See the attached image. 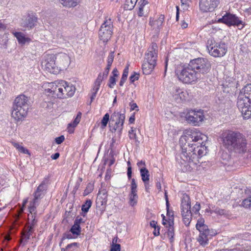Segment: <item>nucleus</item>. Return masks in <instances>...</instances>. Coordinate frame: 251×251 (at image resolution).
<instances>
[{"instance_id":"f257e3e1","label":"nucleus","mask_w":251,"mask_h":251,"mask_svg":"<svg viewBox=\"0 0 251 251\" xmlns=\"http://www.w3.org/2000/svg\"><path fill=\"white\" fill-rule=\"evenodd\" d=\"M207 137L195 128L186 129L179 140L181 153L176 157L183 172L195 169L199 159L205 155L207 148L204 141Z\"/></svg>"},{"instance_id":"f03ea898","label":"nucleus","mask_w":251,"mask_h":251,"mask_svg":"<svg viewBox=\"0 0 251 251\" xmlns=\"http://www.w3.org/2000/svg\"><path fill=\"white\" fill-rule=\"evenodd\" d=\"M223 143L227 148L233 149L239 153H244L247 150L246 140L239 132L229 131L223 136Z\"/></svg>"},{"instance_id":"7ed1b4c3","label":"nucleus","mask_w":251,"mask_h":251,"mask_svg":"<svg viewBox=\"0 0 251 251\" xmlns=\"http://www.w3.org/2000/svg\"><path fill=\"white\" fill-rule=\"evenodd\" d=\"M50 87V88L46 90L47 92L59 99L72 97L76 90L75 86L72 83L63 80H61L57 84L52 83Z\"/></svg>"},{"instance_id":"20e7f679","label":"nucleus","mask_w":251,"mask_h":251,"mask_svg":"<svg viewBox=\"0 0 251 251\" xmlns=\"http://www.w3.org/2000/svg\"><path fill=\"white\" fill-rule=\"evenodd\" d=\"M30 99L24 94L18 95L14 100L11 112L12 117L19 121L26 116L30 106Z\"/></svg>"},{"instance_id":"39448f33","label":"nucleus","mask_w":251,"mask_h":251,"mask_svg":"<svg viewBox=\"0 0 251 251\" xmlns=\"http://www.w3.org/2000/svg\"><path fill=\"white\" fill-rule=\"evenodd\" d=\"M243 91L238 97L237 105L244 119H248L251 117V84L245 86Z\"/></svg>"},{"instance_id":"423d86ee","label":"nucleus","mask_w":251,"mask_h":251,"mask_svg":"<svg viewBox=\"0 0 251 251\" xmlns=\"http://www.w3.org/2000/svg\"><path fill=\"white\" fill-rule=\"evenodd\" d=\"M176 73L179 80L184 83L190 84L201 79L200 75L197 73L190 63L177 68Z\"/></svg>"},{"instance_id":"0eeeda50","label":"nucleus","mask_w":251,"mask_h":251,"mask_svg":"<svg viewBox=\"0 0 251 251\" xmlns=\"http://www.w3.org/2000/svg\"><path fill=\"white\" fill-rule=\"evenodd\" d=\"M194 70L201 75L202 79L205 74L208 73L211 69L210 62L204 58H198L191 60L189 62Z\"/></svg>"},{"instance_id":"6e6552de","label":"nucleus","mask_w":251,"mask_h":251,"mask_svg":"<svg viewBox=\"0 0 251 251\" xmlns=\"http://www.w3.org/2000/svg\"><path fill=\"white\" fill-rule=\"evenodd\" d=\"M207 48L209 54L215 57L223 56L226 52L224 43H216L213 39H209L207 42Z\"/></svg>"},{"instance_id":"1a4fd4ad","label":"nucleus","mask_w":251,"mask_h":251,"mask_svg":"<svg viewBox=\"0 0 251 251\" xmlns=\"http://www.w3.org/2000/svg\"><path fill=\"white\" fill-rule=\"evenodd\" d=\"M113 24L110 18L106 19L101 25L99 31V38L103 42H107L111 38L113 33Z\"/></svg>"},{"instance_id":"9d476101","label":"nucleus","mask_w":251,"mask_h":251,"mask_svg":"<svg viewBox=\"0 0 251 251\" xmlns=\"http://www.w3.org/2000/svg\"><path fill=\"white\" fill-rule=\"evenodd\" d=\"M44 58V60L42 62V65L46 71L53 74H56L59 73L55 54H46Z\"/></svg>"},{"instance_id":"9b49d317","label":"nucleus","mask_w":251,"mask_h":251,"mask_svg":"<svg viewBox=\"0 0 251 251\" xmlns=\"http://www.w3.org/2000/svg\"><path fill=\"white\" fill-rule=\"evenodd\" d=\"M47 188V181L46 180L43 181L33 193L34 198L30 201L29 204L38 206L40 203V200L45 195Z\"/></svg>"},{"instance_id":"f8f14e48","label":"nucleus","mask_w":251,"mask_h":251,"mask_svg":"<svg viewBox=\"0 0 251 251\" xmlns=\"http://www.w3.org/2000/svg\"><path fill=\"white\" fill-rule=\"evenodd\" d=\"M204 115L203 111L200 110L195 111L189 110L185 115L186 121L195 126L198 125L203 120Z\"/></svg>"},{"instance_id":"ddd939ff","label":"nucleus","mask_w":251,"mask_h":251,"mask_svg":"<svg viewBox=\"0 0 251 251\" xmlns=\"http://www.w3.org/2000/svg\"><path fill=\"white\" fill-rule=\"evenodd\" d=\"M55 55L58 71L66 69L71 63L70 56L67 53L63 52H59Z\"/></svg>"},{"instance_id":"4468645a","label":"nucleus","mask_w":251,"mask_h":251,"mask_svg":"<svg viewBox=\"0 0 251 251\" xmlns=\"http://www.w3.org/2000/svg\"><path fill=\"white\" fill-rule=\"evenodd\" d=\"M219 3L220 0H199L200 9L202 12H211Z\"/></svg>"},{"instance_id":"2eb2a0df","label":"nucleus","mask_w":251,"mask_h":251,"mask_svg":"<svg viewBox=\"0 0 251 251\" xmlns=\"http://www.w3.org/2000/svg\"><path fill=\"white\" fill-rule=\"evenodd\" d=\"M158 54V46L156 43H152L146 53L144 61L156 64Z\"/></svg>"},{"instance_id":"dca6fc26","label":"nucleus","mask_w":251,"mask_h":251,"mask_svg":"<svg viewBox=\"0 0 251 251\" xmlns=\"http://www.w3.org/2000/svg\"><path fill=\"white\" fill-rule=\"evenodd\" d=\"M218 22L226 24L228 26L242 25L243 22L234 15L230 13H226L223 17L219 19Z\"/></svg>"},{"instance_id":"f3484780","label":"nucleus","mask_w":251,"mask_h":251,"mask_svg":"<svg viewBox=\"0 0 251 251\" xmlns=\"http://www.w3.org/2000/svg\"><path fill=\"white\" fill-rule=\"evenodd\" d=\"M172 93L174 99L177 102H180L185 100L188 98V94L187 92L178 87H174Z\"/></svg>"},{"instance_id":"a211bd4d","label":"nucleus","mask_w":251,"mask_h":251,"mask_svg":"<svg viewBox=\"0 0 251 251\" xmlns=\"http://www.w3.org/2000/svg\"><path fill=\"white\" fill-rule=\"evenodd\" d=\"M215 234L216 233L212 230H208L200 232L199 236L197 238V241L201 246L204 247L208 244L209 239Z\"/></svg>"},{"instance_id":"6ab92c4d","label":"nucleus","mask_w":251,"mask_h":251,"mask_svg":"<svg viewBox=\"0 0 251 251\" xmlns=\"http://www.w3.org/2000/svg\"><path fill=\"white\" fill-rule=\"evenodd\" d=\"M37 21L38 18L35 15L29 14L26 19L21 23V25L23 27L31 29L36 25Z\"/></svg>"},{"instance_id":"aec40b11","label":"nucleus","mask_w":251,"mask_h":251,"mask_svg":"<svg viewBox=\"0 0 251 251\" xmlns=\"http://www.w3.org/2000/svg\"><path fill=\"white\" fill-rule=\"evenodd\" d=\"M125 120V111L123 113L120 112H114L110 118V122H118L121 123V125H123Z\"/></svg>"},{"instance_id":"412c9836","label":"nucleus","mask_w":251,"mask_h":251,"mask_svg":"<svg viewBox=\"0 0 251 251\" xmlns=\"http://www.w3.org/2000/svg\"><path fill=\"white\" fill-rule=\"evenodd\" d=\"M148 3L147 0H139L138 1V4L139 5V8L138 15L139 17L144 16L148 13V8L146 6Z\"/></svg>"},{"instance_id":"4be33fe9","label":"nucleus","mask_w":251,"mask_h":251,"mask_svg":"<svg viewBox=\"0 0 251 251\" xmlns=\"http://www.w3.org/2000/svg\"><path fill=\"white\" fill-rule=\"evenodd\" d=\"M174 220L173 219H169L168 220V226H167L168 227L167 236L169 238L171 242L174 241Z\"/></svg>"},{"instance_id":"5701e85b","label":"nucleus","mask_w":251,"mask_h":251,"mask_svg":"<svg viewBox=\"0 0 251 251\" xmlns=\"http://www.w3.org/2000/svg\"><path fill=\"white\" fill-rule=\"evenodd\" d=\"M140 174L142 180L144 182L145 188H147V185L148 184L149 181L150 174L148 169L143 167L140 169Z\"/></svg>"},{"instance_id":"b1692460","label":"nucleus","mask_w":251,"mask_h":251,"mask_svg":"<svg viewBox=\"0 0 251 251\" xmlns=\"http://www.w3.org/2000/svg\"><path fill=\"white\" fill-rule=\"evenodd\" d=\"M156 64L144 61L142 65L143 72L145 75H149L153 71Z\"/></svg>"},{"instance_id":"393cba45","label":"nucleus","mask_w":251,"mask_h":251,"mask_svg":"<svg viewBox=\"0 0 251 251\" xmlns=\"http://www.w3.org/2000/svg\"><path fill=\"white\" fill-rule=\"evenodd\" d=\"M13 34L20 44H25V43L29 42L30 41V39L29 38L26 37L22 32H13Z\"/></svg>"},{"instance_id":"a878e982","label":"nucleus","mask_w":251,"mask_h":251,"mask_svg":"<svg viewBox=\"0 0 251 251\" xmlns=\"http://www.w3.org/2000/svg\"><path fill=\"white\" fill-rule=\"evenodd\" d=\"M164 20V16L162 15L159 16L158 19L156 20H151L150 21V25L154 28V29H159L161 26Z\"/></svg>"},{"instance_id":"bb28decb","label":"nucleus","mask_w":251,"mask_h":251,"mask_svg":"<svg viewBox=\"0 0 251 251\" xmlns=\"http://www.w3.org/2000/svg\"><path fill=\"white\" fill-rule=\"evenodd\" d=\"M81 113L79 112L75 120H74L73 123H70L68 124V131L72 133L74 132L73 128L75 127L77 124L79 123L81 119Z\"/></svg>"},{"instance_id":"cd10ccee","label":"nucleus","mask_w":251,"mask_h":251,"mask_svg":"<svg viewBox=\"0 0 251 251\" xmlns=\"http://www.w3.org/2000/svg\"><path fill=\"white\" fill-rule=\"evenodd\" d=\"M187 208H191L190 199L188 195L184 194L181 200V209Z\"/></svg>"},{"instance_id":"c85d7f7f","label":"nucleus","mask_w":251,"mask_h":251,"mask_svg":"<svg viewBox=\"0 0 251 251\" xmlns=\"http://www.w3.org/2000/svg\"><path fill=\"white\" fill-rule=\"evenodd\" d=\"M37 206L29 204L28 208V211L29 212L28 218V221H32L33 219H36V218L37 215Z\"/></svg>"},{"instance_id":"c756f323","label":"nucleus","mask_w":251,"mask_h":251,"mask_svg":"<svg viewBox=\"0 0 251 251\" xmlns=\"http://www.w3.org/2000/svg\"><path fill=\"white\" fill-rule=\"evenodd\" d=\"M196 228L200 232H203V231L210 230L208 226L204 224V220L202 218L199 219L196 225Z\"/></svg>"},{"instance_id":"7c9ffc66","label":"nucleus","mask_w":251,"mask_h":251,"mask_svg":"<svg viewBox=\"0 0 251 251\" xmlns=\"http://www.w3.org/2000/svg\"><path fill=\"white\" fill-rule=\"evenodd\" d=\"M121 125V123L118 122H113V123L110 122V130L112 132H115L116 130H118L121 133L123 128V125Z\"/></svg>"},{"instance_id":"2f4dec72","label":"nucleus","mask_w":251,"mask_h":251,"mask_svg":"<svg viewBox=\"0 0 251 251\" xmlns=\"http://www.w3.org/2000/svg\"><path fill=\"white\" fill-rule=\"evenodd\" d=\"M139 0H126L124 8L126 10H131L134 8L137 1Z\"/></svg>"},{"instance_id":"473e14b6","label":"nucleus","mask_w":251,"mask_h":251,"mask_svg":"<svg viewBox=\"0 0 251 251\" xmlns=\"http://www.w3.org/2000/svg\"><path fill=\"white\" fill-rule=\"evenodd\" d=\"M138 197L137 193H130L129 194V204L132 206L137 204Z\"/></svg>"},{"instance_id":"72a5a7b5","label":"nucleus","mask_w":251,"mask_h":251,"mask_svg":"<svg viewBox=\"0 0 251 251\" xmlns=\"http://www.w3.org/2000/svg\"><path fill=\"white\" fill-rule=\"evenodd\" d=\"M213 213L220 216H224L225 217L228 216L229 215L228 211H226L225 209H220L219 207H216L212 209L211 211V213L212 214Z\"/></svg>"},{"instance_id":"f704fd0d","label":"nucleus","mask_w":251,"mask_h":251,"mask_svg":"<svg viewBox=\"0 0 251 251\" xmlns=\"http://www.w3.org/2000/svg\"><path fill=\"white\" fill-rule=\"evenodd\" d=\"M70 232H71L74 236L77 237L80 235L81 232L80 226L74 223V225L71 228Z\"/></svg>"},{"instance_id":"c9c22d12","label":"nucleus","mask_w":251,"mask_h":251,"mask_svg":"<svg viewBox=\"0 0 251 251\" xmlns=\"http://www.w3.org/2000/svg\"><path fill=\"white\" fill-rule=\"evenodd\" d=\"M129 66V65L127 64L124 70L122 78L119 83L120 86H123L124 83L126 82L127 79V77L128 74Z\"/></svg>"},{"instance_id":"e433bc0d","label":"nucleus","mask_w":251,"mask_h":251,"mask_svg":"<svg viewBox=\"0 0 251 251\" xmlns=\"http://www.w3.org/2000/svg\"><path fill=\"white\" fill-rule=\"evenodd\" d=\"M79 247V244L75 242L68 244L64 250V251H78Z\"/></svg>"},{"instance_id":"4c0bfd02","label":"nucleus","mask_w":251,"mask_h":251,"mask_svg":"<svg viewBox=\"0 0 251 251\" xmlns=\"http://www.w3.org/2000/svg\"><path fill=\"white\" fill-rule=\"evenodd\" d=\"M61 3L68 7H75L77 4V0H61Z\"/></svg>"},{"instance_id":"58836bf2","label":"nucleus","mask_w":251,"mask_h":251,"mask_svg":"<svg viewBox=\"0 0 251 251\" xmlns=\"http://www.w3.org/2000/svg\"><path fill=\"white\" fill-rule=\"evenodd\" d=\"M107 201V197H101L100 195H98L96 199L97 205L99 206L105 205Z\"/></svg>"},{"instance_id":"ea45409f","label":"nucleus","mask_w":251,"mask_h":251,"mask_svg":"<svg viewBox=\"0 0 251 251\" xmlns=\"http://www.w3.org/2000/svg\"><path fill=\"white\" fill-rule=\"evenodd\" d=\"M92 205V201L90 200H87L85 203L82 205L81 210L84 213H87Z\"/></svg>"},{"instance_id":"a19ab883","label":"nucleus","mask_w":251,"mask_h":251,"mask_svg":"<svg viewBox=\"0 0 251 251\" xmlns=\"http://www.w3.org/2000/svg\"><path fill=\"white\" fill-rule=\"evenodd\" d=\"M242 205L245 208L251 209V195L243 201Z\"/></svg>"},{"instance_id":"79ce46f5","label":"nucleus","mask_w":251,"mask_h":251,"mask_svg":"<svg viewBox=\"0 0 251 251\" xmlns=\"http://www.w3.org/2000/svg\"><path fill=\"white\" fill-rule=\"evenodd\" d=\"M165 200H166V208L167 210V215L169 217V219H173V211H170L169 210V203L168 201V198L167 197V195L166 194V193H165Z\"/></svg>"},{"instance_id":"37998d69","label":"nucleus","mask_w":251,"mask_h":251,"mask_svg":"<svg viewBox=\"0 0 251 251\" xmlns=\"http://www.w3.org/2000/svg\"><path fill=\"white\" fill-rule=\"evenodd\" d=\"M33 232V230L27 228V230L23 234V239H25V241H27L30 238V237Z\"/></svg>"},{"instance_id":"c03bdc74","label":"nucleus","mask_w":251,"mask_h":251,"mask_svg":"<svg viewBox=\"0 0 251 251\" xmlns=\"http://www.w3.org/2000/svg\"><path fill=\"white\" fill-rule=\"evenodd\" d=\"M75 236H74V235L71 232H70V231L68 232L65 233L64 234L63 237L62 238V241L59 243V246H61V244H62V241L63 240H64L65 239H73V238H75Z\"/></svg>"},{"instance_id":"a18cd8bd","label":"nucleus","mask_w":251,"mask_h":251,"mask_svg":"<svg viewBox=\"0 0 251 251\" xmlns=\"http://www.w3.org/2000/svg\"><path fill=\"white\" fill-rule=\"evenodd\" d=\"M128 134L130 139H133L135 141H137V135L133 127L131 128V129L128 132Z\"/></svg>"},{"instance_id":"49530a36","label":"nucleus","mask_w":251,"mask_h":251,"mask_svg":"<svg viewBox=\"0 0 251 251\" xmlns=\"http://www.w3.org/2000/svg\"><path fill=\"white\" fill-rule=\"evenodd\" d=\"M137 185L134 178L131 179V191L130 193H137Z\"/></svg>"},{"instance_id":"de8ad7c7","label":"nucleus","mask_w":251,"mask_h":251,"mask_svg":"<svg viewBox=\"0 0 251 251\" xmlns=\"http://www.w3.org/2000/svg\"><path fill=\"white\" fill-rule=\"evenodd\" d=\"M109 120V115L108 113L105 114L101 122V125L103 127H105Z\"/></svg>"},{"instance_id":"09e8293b","label":"nucleus","mask_w":251,"mask_h":251,"mask_svg":"<svg viewBox=\"0 0 251 251\" xmlns=\"http://www.w3.org/2000/svg\"><path fill=\"white\" fill-rule=\"evenodd\" d=\"M182 217H186L187 215L192 216L191 208H187L186 209H181Z\"/></svg>"},{"instance_id":"8fccbe9b","label":"nucleus","mask_w":251,"mask_h":251,"mask_svg":"<svg viewBox=\"0 0 251 251\" xmlns=\"http://www.w3.org/2000/svg\"><path fill=\"white\" fill-rule=\"evenodd\" d=\"M115 239L113 240V245L111 246L110 251H120L121 245L119 244H114Z\"/></svg>"},{"instance_id":"3c124183","label":"nucleus","mask_w":251,"mask_h":251,"mask_svg":"<svg viewBox=\"0 0 251 251\" xmlns=\"http://www.w3.org/2000/svg\"><path fill=\"white\" fill-rule=\"evenodd\" d=\"M116 78L114 76H110L109 79V82L108 86L110 88H113L114 85L116 84Z\"/></svg>"},{"instance_id":"603ef678","label":"nucleus","mask_w":251,"mask_h":251,"mask_svg":"<svg viewBox=\"0 0 251 251\" xmlns=\"http://www.w3.org/2000/svg\"><path fill=\"white\" fill-rule=\"evenodd\" d=\"M182 219L184 224L186 226H188L191 222L192 216L187 215L186 217H182Z\"/></svg>"},{"instance_id":"864d4df0","label":"nucleus","mask_w":251,"mask_h":251,"mask_svg":"<svg viewBox=\"0 0 251 251\" xmlns=\"http://www.w3.org/2000/svg\"><path fill=\"white\" fill-rule=\"evenodd\" d=\"M37 222V219H33L32 221H28L29 226H27V228L33 230V228Z\"/></svg>"},{"instance_id":"5fc2aeb1","label":"nucleus","mask_w":251,"mask_h":251,"mask_svg":"<svg viewBox=\"0 0 251 251\" xmlns=\"http://www.w3.org/2000/svg\"><path fill=\"white\" fill-rule=\"evenodd\" d=\"M200 208V204L198 202H197L193 206L192 210L195 214H197L199 212Z\"/></svg>"},{"instance_id":"6e6d98bb","label":"nucleus","mask_w":251,"mask_h":251,"mask_svg":"<svg viewBox=\"0 0 251 251\" xmlns=\"http://www.w3.org/2000/svg\"><path fill=\"white\" fill-rule=\"evenodd\" d=\"M139 78V74L137 73H136L135 72L134 73V74L132 75L129 77V79L131 82H133L135 80H138Z\"/></svg>"},{"instance_id":"4d7b16f0","label":"nucleus","mask_w":251,"mask_h":251,"mask_svg":"<svg viewBox=\"0 0 251 251\" xmlns=\"http://www.w3.org/2000/svg\"><path fill=\"white\" fill-rule=\"evenodd\" d=\"M98 195H100L101 197H107V191L104 188H101L99 190Z\"/></svg>"},{"instance_id":"13d9d810","label":"nucleus","mask_w":251,"mask_h":251,"mask_svg":"<svg viewBox=\"0 0 251 251\" xmlns=\"http://www.w3.org/2000/svg\"><path fill=\"white\" fill-rule=\"evenodd\" d=\"M103 79H104V77L100 73L98 75V76L97 79L96 80L95 83L100 85L101 82H102V81L103 80Z\"/></svg>"},{"instance_id":"bf43d9fd","label":"nucleus","mask_w":251,"mask_h":251,"mask_svg":"<svg viewBox=\"0 0 251 251\" xmlns=\"http://www.w3.org/2000/svg\"><path fill=\"white\" fill-rule=\"evenodd\" d=\"M114 51H111L109 53L107 58V63H108V64H112L114 57Z\"/></svg>"},{"instance_id":"052dcab7","label":"nucleus","mask_w":251,"mask_h":251,"mask_svg":"<svg viewBox=\"0 0 251 251\" xmlns=\"http://www.w3.org/2000/svg\"><path fill=\"white\" fill-rule=\"evenodd\" d=\"M84 222L85 221L82 219V218L81 217L78 216L76 217V218L74 221V223H75L76 225H79V226H80V224L82 223H84Z\"/></svg>"},{"instance_id":"680f3d73","label":"nucleus","mask_w":251,"mask_h":251,"mask_svg":"<svg viewBox=\"0 0 251 251\" xmlns=\"http://www.w3.org/2000/svg\"><path fill=\"white\" fill-rule=\"evenodd\" d=\"M65 140V137L63 135H61L59 137H56L55 139V142L57 144H60Z\"/></svg>"},{"instance_id":"e2e57ef3","label":"nucleus","mask_w":251,"mask_h":251,"mask_svg":"<svg viewBox=\"0 0 251 251\" xmlns=\"http://www.w3.org/2000/svg\"><path fill=\"white\" fill-rule=\"evenodd\" d=\"M129 106H130L131 110H136V111H139L138 107L136 103H129Z\"/></svg>"},{"instance_id":"0e129e2a","label":"nucleus","mask_w":251,"mask_h":251,"mask_svg":"<svg viewBox=\"0 0 251 251\" xmlns=\"http://www.w3.org/2000/svg\"><path fill=\"white\" fill-rule=\"evenodd\" d=\"M21 152L24 153L25 154H30V153L27 149H25L24 147L22 146L20 147V149L18 150Z\"/></svg>"},{"instance_id":"69168bd1","label":"nucleus","mask_w":251,"mask_h":251,"mask_svg":"<svg viewBox=\"0 0 251 251\" xmlns=\"http://www.w3.org/2000/svg\"><path fill=\"white\" fill-rule=\"evenodd\" d=\"M100 85L94 83V87L92 89V92H94L97 93L98 91L100 89Z\"/></svg>"},{"instance_id":"338daca9","label":"nucleus","mask_w":251,"mask_h":251,"mask_svg":"<svg viewBox=\"0 0 251 251\" xmlns=\"http://www.w3.org/2000/svg\"><path fill=\"white\" fill-rule=\"evenodd\" d=\"M131 167L128 166L127 168V175L128 179H130L131 177V175H132V171H131Z\"/></svg>"},{"instance_id":"774afa93","label":"nucleus","mask_w":251,"mask_h":251,"mask_svg":"<svg viewBox=\"0 0 251 251\" xmlns=\"http://www.w3.org/2000/svg\"><path fill=\"white\" fill-rule=\"evenodd\" d=\"M137 165L138 166V167L140 168V169L141 168H142L143 167H145V161H143L142 160L140 161H139L137 163Z\"/></svg>"}]
</instances>
